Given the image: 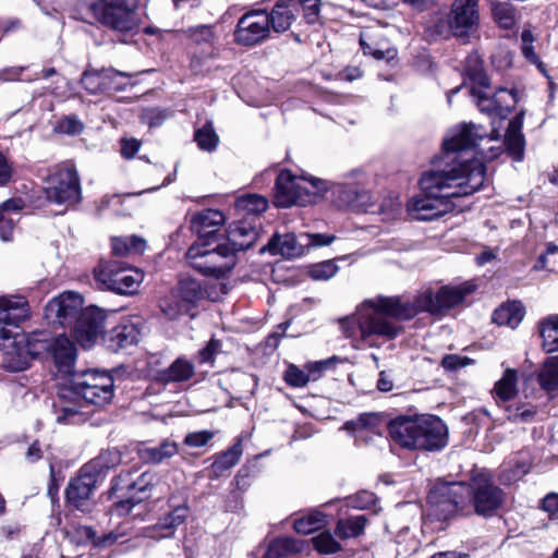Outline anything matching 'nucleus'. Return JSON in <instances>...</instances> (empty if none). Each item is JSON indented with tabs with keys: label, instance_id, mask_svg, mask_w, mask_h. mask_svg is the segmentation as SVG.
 I'll use <instances>...</instances> for the list:
<instances>
[{
	"label": "nucleus",
	"instance_id": "f257e3e1",
	"mask_svg": "<svg viewBox=\"0 0 558 558\" xmlns=\"http://www.w3.org/2000/svg\"><path fill=\"white\" fill-rule=\"evenodd\" d=\"M483 137L480 126L465 124L445 140L435 168L420 180L423 193L408 202L407 208L412 218L422 221L437 219L454 209L453 198L473 194L483 186L485 165L466 157L469 149Z\"/></svg>",
	"mask_w": 558,
	"mask_h": 558
},
{
	"label": "nucleus",
	"instance_id": "f03ea898",
	"mask_svg": "<svg viewBox=\"0 0 558 558\" xmlns=\"http://www.w3.org/2000/svg\"><path fill=\"white\" fill-rule=\"evenodd\" d=\"M475 290L468 281L460 286H446L436 293L430 289L421 291L413 300L399 296H376L362 302L355 312L339 320L342 333L350 339L361 338L369 341L374 337L395 339L401 331L397 320H409L421 312L433 315L461 304Z\"/></svg>",
	"mask_w": 558,
	"mask_h": 558
},
{
	"label": "nucleus",
	"instance_id": "7ed1b4c3",
	"mask_svg": "<svg viewBox=\"0 0 558 558\" xmlns=\"http://www.w3.org/2000/svg\"><path fill=\"white\" fill-rule=\"evenodd\" d=\"M29 315V305L24 296H0V359L9 371H23L33 359L50 353L51 339L46 333L26 335L19 330V325Z\"/></svg>",
	"mask_w": 558,
	"mask_h": 558
},
{
	"label": "nucleus",
	"instance_id": "20e7f679",
	"mask_svg": "<svg viewBox=\"0 0 558 558\" xmlns=\"http://www.w3.org/2000/svg\"><path fill=\"white\" fill-rule=\"evenodd\" d=\"M83 296L65 291L45 306V318L53 326H73V336L85 349L92 348L104 331L106 313L97 306L83 308Z\"/></svg>",
	"mask_w": 558,
	"mask_h": 558
},
{
	"label": "nucleus",
	"instance_id": "39448f33",
	"mask_svg": "<svg viewBox=\"0 0 558 558\" xmlns=\"http://www.w3.org/2000/svg\"><path fill=\"white\" fill-rule=\"evenodd\" d=\"M391 439L410 450L439 451L448 444V427L438 416H400L389 424Z\"/></svg>",
	"mask_w": 558,
	"mask_h": 558
},
{
	"label": "nucleus",
	"instance_id": "423d86ee",
	"mask_svg": "<svg viewBox=\"0 0 558 558\" xmlns=\"http://www.w3.org/2000/svg\"><path fill=\"white\" fill-rule=\"evenodd\" d=\"M328 189L327 181L281 171L276 180L274 204L282 208L313 205L325 196Z\"/></svg>",
	"mask_w": 558,
	"mask_h": 558
},
{
	"label": "nucleus",
	"instance_id": "0eeeda50",
	"mask_svg": "<svg viewBox=\"0 0 558 558\" xmlns=\"http://www.w3.org/2000/svg\"><path fill=\"white\" fill-rule=\"evenodd\" d=\"M464 71L471 82L470 93L476 99V105L481 111L504 112L510 110L517 102L513 89L499 88L490 97L488 77L477 53H472L466 58Z\"/></svg>",
	"mask_w": 558,
	"mask_h": 558
},
{
	"label": "nucleus",
	"instance_id": "6e6552de",
	"mask_svg": "<svg viewBox=\"0 0 558 558\" xmlns=\"http://www.w3.org/2000/svg\"><path fill=\"white\" fill-rule=\"evenodd\" d=\"M478 24L477 0H454L449 14L438 17L432 27V32L439 38L456 37L465 43L476 32Z\"/></svg>",
	"mask_w": 558,
	"mask_h": 558
},
{
	"label": "nucleus",
	"instance_id": "1a4fd4ad",
	"mask_svg": "<svg viewBox=\"0 0 558 558\" xmlns=\"http://www.w3.org/2000/svg\"><path fill=\"white\" fill-rule=\"evenodd\" d=\"M471 496V486L462 482L438 480L428 494V517L446 521L462 512Z\"/></svg>",
	"mask_w": 558,
	"mask_h": 558
},
{
	"label": "nucleus",
	"instance_id": "9d476101",
	"mask_svg": "<svg viewBox=\"0 0 558 558\" xmlns=\"http://www.w3.org/2000/svg\"><path fill=\"white\" fill-rule=\"evenodd\" d=\"M114 381L107 372L97 369L75 374L70 379V393L96 407L108 404L113 398Z\"/></svg>",
	"mask_w": 558,
	"mask_h": 558
},
{
	"label": "nucleus",
	"instance_id": "9b49d317",
	"mask_svg": "<svg viewBox=\"0 0 558 558\" xmlns=\"http://www.w3.org/2000/svg\"><path fill=\"white\" fill-rule=\"evenodd\" d=\"M89 9L96 20L120 33L133 31L138 23L136 0H97Z\"/></svg>",
	"mask_w": 558,
	"mask_h": 558
},
{
	"label": "nucleus",
	"instance_id": "f8f14e48",
	"mask_svg": "<svg viewBox=\"0 0 558 558\" xmlns=\"http://www.w3.org/2000/svg\"><path fill=\"white\" fill-rule=\"evenodd\" d=\"M46 197L56 204L74 205L81 199V183L71 163L57 166L44 182Z\"/></svg>",
	"mask_w": 558,
	"mask_h": 558
},
{
	"label": "nucleus",
	"instance_id": "ddd939ff",
	"mask_svg": "<svg viewBox=\"0 0 558 558\" xmlns=\"http://www.w3.org/2000/svg\"><path fill=\"white\" fill-rule=\"evenodd\" d=\"M190 265L206 276L222 277L235 265L234 257L225 245L208 248L207 244L195 243L186 252Z\"/></svg>",
	"mask_w": 558,
	"mask_h": 558
},
{
	"label": "nucleus",
	"instance_id": "4468645a",
	"mask_svg": "<svg viewBox=\"0 0 558 558\" xmlns=\"http://www.w3.org/2000/svg\"><path fill=\"white\" fill-rule=\"evenodd\" d=\"M365 175L357 170L348 173L343 182L329 183L333 202L341 207H350L357 210H367L372 205V195L365 189Z\"/></svg>",
	"mask_w": 558,
	"mask_h": 558
},
{
	"label": "nucleus",
	"instance_id": "2eb2a0df",
	"mask_svg": "<svg viewBox=\"0 0 558 558\" xmlns=\"http://www.w3.org/2000/svg\"><path fill=\"white\" fill-rule=\"evenodd\" d=\"M94 276L101 288L119 294H134L140 287L136 275L121 267L117 260L101 262L95 268Z\"/></svg>",
	"mask_w": 558,
	"mask_h": 558
},
{
	"label": "nucleus",
	"instance_id": "dca6fc26",
	"mask_svg": "<svg viewBox=\"0 0 558 558\" xmlns=\"http://www.w3.org/2000/svg\"><path fill=\"white\" fill-rule=\"evenodd\" d=\"M98 465V462L85 464L66 487V500L80 511L88 510V500L100 477Z\"/></svg>",
	"mask_w": 558,
	"mask_h": 558
},
{
	"label": "nucleus",
	"instance_id": "f3484780",
	"mask_svg": "<svg viewBox=\"0 0 558 558\" xmlns=\"http://www.w3.org/2000/svg\"><path fill=\"white\" fill-rule=\"evenodd\" d=\"M268 13L253 11L244 14L238 22L235 40L243 46H254L269 36Z\"/></svg>",
	"mask_w": 558,
	"mask_h": 558
},
{
	"label": "nucleus",
	"instance_id": "a211bd4d",
	"mask_svg": "<svg viewBox=\"0 0 558 558\" xmlns=\"http://www.w3.org/2000/svg\"><path fill=\"white\" fill-rule=\"evenodd\" d=\"M471 494L474 510L480 515H492L502 504L501 490L482 476L473 480Z\"/></svg>",
	"mask_w": 558,
	"mask_h": 558
},
{
	"label": "nucleus",
	"instance_id": "6ab92c4d",
	"mask_svg": "<svg viewBox=\"0 0 558 558\" xmlns=\"http://www.w3.org/2000/svg\"><path fill=\"white\" fill-rule=\"evenodd\" d=\"M360 45L365 54L377 60L390 61L397 56V50L390 46L384 27L378 24L368 25L361 31Z\"/></svg>",
	"mask_w": 558,
	"mask_h": 558
},
{
	"label": "nucleus",
	"instance_id": "aec40b11",
	"mask_svg": "<svg viewBox=\"0 0 558 558\" xmlns=\"http://www.w3.org/2000/svg\"><path fill=\"white\" fill-rule=\"evenodd\" d=\"M258 239L256 226L248 220H239L229 226L227 232V247L229 254L234 257L235 252L248 250Z\"/></svg>",
	"mask_w": 558,
	"mask_h": 558
},
{
	"label": "nucleus",
	"instance_id": "412c9836",
	"mask_svg": "<svg viewBox=\"0 0 558 558\" xmlns=\"http://www.w3.org/2000/svg\"><path fill=\"white\" fill-rule=\"evenodd\" d=\"M50 354L58 372L64 376L72 377L76 361V347L66 336H59L51 339Z\"/></svg>",
	"mask_w": 558,
	"mask_h": 558
},
{
	"label": "nucleus",
	"instance_id": "4be33fe9",
	"mask_svg": "<svg viewBox=\"0 0 558 558\" xmlns=\"http://www.w3.org/2000/svg\"><path fill=\"white\" fill-rule=\"evenodd\" d=\"M269 252L272 255H281L286 258L300 257L306 252V243L302 240V233L295 236L293 233L283 235L275 234L260 252Z\"/></svg>",
	"mask_w": 558,
	"mask_h": 558
},
{
	"label": "nucleus",
	"instance_id": "5701e85b",
	"mask_svg": "<svg viewBox=\"0 0 558 558\" xmlns=\"http://www.w3.org/2000/svg\"><path fill=\"white\" fill-rule=\"evenodd\" d=\"M187 514L189 507L186 505L178 506L161 518L157 524L150 527H145L142 536L155 539L171 537L173 536L175 529L186 520Z\"/></svg>",
	"mask_w": 558,
	"mask_h": 558
},
{
	"label": "nucleus",
	"instance_id": "b1692460",
	"mask_svg": "<svg viewBox=\"0 0 558 558\" xmlns=\"http://www.w3.org/2000/svg\"><path fill=\"white\" fill-rule=\"evenodd\" d=\"M225 222V216L217 209H203L195 214L191 220V228L199 238L213 235Z\"/></svg>",
	"mask_w": 558,
	"mask_h": 558
},
{
	"label": "nucleus",
	"instance_id": "393cba45",
	"mask_svg": "<svg viewBox=\"0 0 558 558\" xmlns=\"http://www.w3.org/2000/svg\"><path fill=\"white\" fill-rule=\"evenodd\" d=\"M523 112L518 113L510 122L505 134V145L509 155L517 161L522 160L524 153V136L522 134Z\"/></svg>",
	"mask_w": 558,
	"mask_h": 558
},
{
	"label": "nucleus",
	"instance_id": "a878e982",
	"mask_svg": "<svg viewBox=\"0 0 558 558\" xmlns=\"http://www.w3.org/2000/svg\"><path fill=\"white\" fill-rule=\"evenodd\" d=\"M242 453V440L238 439L228 450L215 456V460L210 465L209 478H218L225 472L232 469L240 461Z\"/></svg>",
	"mask_w": 558,
	"mask_h": 558
},
{
	"label": "nucleus",
	"instance_id": "bb28decb",
	"mask_svg": "<svg viewBox=\"0 0 558 558\" xmlns=\"http://www.w3.org/2000/svg\"><path fill=\"white\" fill-rule=\"evenodd\" d=\"M148 375L162 383L185 381L194 375V365L189 360L179 357L167 369L149 373Z\"/></svg>",
	"mask_w": 558,
	"mask_h": 558
},
{
	"label": "nucleus",
	"instance_id": "cd10ccee",
	"mask_svg": "<svg viewBox=\"0 0 558 558\" xmlns=\"http://www.w3.org/2000/svg\"><path fill=\"white\" fill-rule=\"evenodd\" d=\"M302 542L290 537H278L271 541L263 558H289L302 550Z\"/></svg>",
	"mask_w": 558,
	"mask_h": 558
},
{
	"label": "nucleus",
	"instance_id": "c85d7f7f",
	"mask_svg": "<svg viewBox=\"0 0 558 558\" xmlns=\"http://www.w3.org/2000/svg\"><path fill=\"white\" fill-rule=\"evenodd\" d=\"M539 335L545 352L553 353L558 351V315H550L541 322Z\"/></svg>",
	"mask_w": 558,
	"mask_h": 558
},
{
	"label": "nucleus",
	"instance_id": "c756f323",
	"mask_svg": "<svg viewBox=\"0 0 558 558\" xmlns=\"http://www.w3.org/2000/svg\"><path fill=\"white\" fill-rule=\"evenodd\" d=\"M523 307L519 302H512L501 305L493 314V320L502 326L515 328L523 318Z\"/></svg>",
	"mask_w": 558,
	"mask_h": 558
},
{
	"label": "nucleus",
	"instance_id": "7c9ffc66",
	"mask_svg": "<svg viewBox=\"0 0 558 558\" xmlns=\"http://www.w3.org/2000/svg\"><path fill=\"white\" fill-rule=\"evenodd\" d=\"M494 393L501 401H509L518 393V372L507 368L502 377L495 384Z\"/></svg>",
	"mask_w": 558,
	"mask_h": 558
},
{
	"label": "nucleus",
	"instance_id": "2f4dec72",
	"mask_svg": "<svg viewBox=\"0 0 558 558\" xmlns=\"http://www.w3.org/2000/svg\"><path fill=\"white\" fill-rule=\"evenodd\" d=\"M110 73L104 70L85 71L82 76V85L90 94L106 93V87H110Z\"/></svg>",
	"mask_w": 558,
	"mask_h": 558
},
{
	"label": "nucleus",
	"instance_id": "473e14b6",
	"mask_svg": "<svg viewBox=\"0 0 558 558\" xmlns=\"http://www.w3.org/2000/svg\"><path fill=\"white\" fill-rule=\"evenodd\" d=\"M366 521L365 515H356L345 520H339L335 533L342 539L357 537L363 533Z\"/></svg>",
	"mask_w": 558,
	"mask_h": 558
},
{
	"label": "nucleus",
	"instance_id": "72a5a7b5",
	"mask_svg": "<svg viewBox=\"0 0 558 558\" xmlns=\"http://www.w3.org/2000/svg\"><path fill=\"white\" fill-rule=\"evenodd\" d=\"M57 422L61 424H80L85 421V413L82 405L72 404L66 401H61L56 404Z\"/></svg>",
	"mask_w": 558,
	"mask_h": 558
},
{
	"label": "nucleus",
	"instance_id": "f704fd0d",
	"mask_svg": "<svg viewBox=\"0 0 558 558\" xmlns=\"http://www.w3.org/2000/svg\"><path fill=\"white\" fill-rule=\"evenodd\" d=\"M267 198L257 194H247L238 197L235 201V208L239 211H243L248 215H259L264 213L267 209Z\"/></svg>",
	"mask_w": 558,
	"mask_h": 558
},
{
	"label": "nucleus",
	"instance_id": "c9c22d12",
	"mask_svg": "<svg viewBox=\"0 0 558 558\" xmlns=\"http://www.w3.org/2000/svg\"><path fill=\"white\" fill-rule=\"evenodd\" d=\"M538 381L542 388L553 391L558 388V355L548 359L539 375Z\"/></svg>",
	"mask_w": 558,
	"mask_h": 558
},
{
	"label": "nucleus",
	"instance_id": "e433bc0d",
	"mask_svg": "<svg viewBox=\"0 0 558 558\" xmlns=\"http://www.w3.org/2000/svg\"><path fill=\"white\" fill-rule=\"evenodd\" d=\"M292 19L293 14L288 5L277 4L268 14L269 27L277 33L284 32L290 27Z\"/></svg>",
	"mask_w": 558,
	"mask_h": 558
},
{
	"label": "nucleus",
	"instance_id": "4c0bfd02",
	"mask_svg": "<svg viewBox=\"0 0 558 558\" xmlns=\"http://www.w3.org/2000/svg\"><path fill=\"white\" fill-rule=\"evenodd\" d=\"M137 194L113 195L108 199V206L120 216H129L137 209Z\"/></svg>",
	"mask_w": 558,
	"mask_h": 558
},
{
	"label": "nucleus",
	"instance_id": "58836bf2",
	"mask_svg": "<svg viewBox=\"0 0 558 558\" xmlns=\"http://www.w3.org/2000/svg\"><path fill=\"white\" fill-rule=\"evenodd\" d=\"M177 452V444L171 440H165L159 447L146 448L142 451V458L154 463H160L165 459L173 457Z\"/></svg>",
	"mask_w": 558,
	"mask_h": 558
},
{
	"label": "nucleus",
	"instance_id": "ea45409f",
	"mask_svg": "<svg viewBox=\"0 0 558 558\" xmlns=\"http://www.w3.org/2000/svg\"><path fill=\"white\" fill-rule=\"evenodd\" d=\"M326 523V515L319 511H313L307 515L295 520L294 530L300 534H310Z\"/></svg>",
	"mask_w": 558,
	"mask_h": 558
},
{
	"label": "nucleus",
	"instance_id": "a19ab883",
	"mask_svg": "<svg viewBox=\"0 0 558 558\" xmlns=\"http://www.w3.org/2000/svg\"><path fill=\"white\" fill-rule=\"evenodd\" d=\"M194 140L201 149L207 151L214 150L219 142V137L216 134L211 122H207L203 128L196 130Z\"/></svg>",
	"mask_w": 558,
	"mask_h": 558
},
{
	"label": "nucleus",
	"instance_id": "79ce46f5",
	"mask_svg": "<svg viewBox=\"0 0 558 558\" xmlns=\"http://www.w3.org/2000/svg\"><path fill=\"white\" fill-rule=\"evenodd\" d=\"M380 416L376 413H364L361 414L356 420L348 421L342 426V429L348 432H360L363 429L375 430L380 424Z\"/></svg>",
	"mask_w": 558,
	"mask_h": 558
},
{
	"label": "nucleus",
	"instance_id": "37998d69",
	"mask_svg": "<svg viewBox=\"0 0 558 558\" xmlns=\"http://www.w3.org/2000/svg\"><path fill=\"white\" fill-rule=\"evenodd\" d=\"M161 312L169 318L175 319L181 314L187 312L186 304L181 302L177 293L171 292L160 301Z\"/></svg>",
	"mask_w": 558,
	"mask_h": 558
},
{
	"label": "nucleus",
	"instance_id": "c03bdc74",
	"mask_svg": "<svg viewBox=\"0 0 558 558\" xmlns=\"http://www.w3.org/2000/svg\"><path fill=\"white\" fill-rule=\"evenodd\" d=\"M314 548L323 555L335 554L341 550V545L329 531H324L312 538Z\"/></svg>",
	"mask_w": 558,
	"mask_h": 558
},
{
	"label": "nucleus",
	"instance_id": "a18cd8bd",
	"mask_svg": "<svg viewBox=\"0 0 558 558\" xmlns=\"http://www.w3.org/2000/svg\"><path fill=\"white\" fill-rule=\"evenodd\" d=\"M521 40H522V53L523 56L533 64L537 66V69L545 73V65L539 60L538 56L536 54L533 43H534V36L530 29H524L521 34Z\"/></svg>",
	"mask_w": 558,
	"mask_h": 558
},
{
	"label": "nucleus",
	"instance_id": "49530a36",
	"mask_svg": "<svg viewBox=\"0 0 558 558\" xmlns=\"http://www.w3.org/2000/svg\"><path fill=\"white\" fill-rule=\"evenodd\" d=\"M338 269L335 262L325 260L312 265L308 269V275L314 280H328L337 274Z\"/></svg>",
	"mask_w": 558,
	"mask_h": 558
},
{
	"label": "nucleus",
	"instance_id": "de8ad7c7",
	"mask_svg": "<svg viewBox=\"0 0 558 558\" xmlns=\"http://www.w3.org/2000/svg\"><path fill=\"white\" fill-rule=\"evenodd\" d=\"M201 288L196 281H181L175 292L179 295L181 302L186 304V308L189 310L190 304L193 303L199 295Z\"/></svg>",
	"mask_w": 558,
	"mask_h": 558
},
{
	"label": "nucleus",
	"instance_id": "09e8293b",
	"mask_svg": "<svg viewBox=\"0 0 558 558\" xmlns=\"http://www.w3.org/2000/svg\"><path fill=\"white\" fill-rule=\"evenodd\" d=\"M284 380L291 387L302 388L306 386L307 383L310 381V376L306 374L305 371L291 364L284 372Z\"/></svg>",
	"mask_w": 558,
	"mask_h": 558
},
{
	"label": "nucleus",
	"instance_id": "8fccbe9b",
	"mask_svg": "<svg viewBox=\"0 0 558 558\" xmlns=\"http://www.w3.org/2000/svg\"><path fill=\"white\" fill-rule=\"evenodd\" d=\"M493 14L496 22L504 28H511L514 25V12L509 4H495Z\"/></svg>",
	"mask_w": 558,
	"mask_h": 558
},
{
	"label": "nucleus",
	"instance_id": "3c124183",
	"mask_svg": "<svg viewBox=\"0 0 558 558\" xmlns=\"http://www.w3.org/2000/svg\"><path fill=\"white\" fill-rule=\"evenodd\" d=\"M128 535V523L125 522L119 525L116 531H112L102 537H96L95 545L98 547H107L117 542L123 543Z\"/></svg>",
	"mask_w": 558,
	"mask_h": 558
},
{
	"label": "nucleus",
	"instance_id": "603ef678",
	"mask_svg": "<svg viewBox=\"0 0 558 558\" xmlns=\"http://www.w3.org/2000/svg\"><path fill=\"white\" fill-rule=\"evenodd\" d=\"M57 130L66 135H78L84 130L83 122L75 116H68L58 122Z\"/></svg>",
	"mask_w": 558,
	"mask_h": 558
},
{
	"label": "nucleus",
	"instance_id": "864d4df0",
	"mask_svg": "<svg viewBox=\"0 0 558 558\" xmlns=\"http://www.w3.org/2000/svg\"><path fill=\"white\" fill-rule=\"evenodd\" d=\"M185 35L196 44H209L214 39V31L208 25H198L184 31Z\"/></svg>",
	"mask_w": 558,
	"mask_h": 558
},
{
	"label": "nucleus",
	"instance_id": "5fc2aeb1",
	"mask_svg": "<svg viewBox=\"0 0 558 558\" xmlns=\"http://www.w3.org/2000/svg\"><path fill=\"white\" fill-rule=\"evenodd\" d=\"M376 502V496L368 490H362L348 498V506L355 509H367L374 506Z\"/></svg>",
	"mask_w": 558,
	"mask_h": 558
},
{
	"label": "nucleus",
	"instance_id": "6e6d98bb",
	"mask_svg": "<svg viewBox=\"0 0 558 558\" xmlns=\"http://www.w3.org/2000/svg\"><path fill=\"white\" fill-rule=\"evenodd\" d=\"M106 73H110V87H106V93L123 90L130 84V75L128 73L118 72L112 69H106Z\"/></svg>",
	"mask_w": 558,
	"mask_h": 558
},
{
	"label": "nucleus",
	"instance_id": "4d7b16f0",
	"mask_svg": "<svg viewBox=\"0 0 558 558\" xmlns=\"http://www.w3.org/2000/svg\"><path fill=\"white\" fill-rule=\"evenodd\" d=\"M336 236L327 233H302V240L306 243V250L330 245Z\"/></svg>",
	"mask_w": 558,
	"mask_h": 558
},
{
	"label": "nucleus",
	"instance_id": "13d9d810",
	"mask_svg": "<svg viewBox=\"0 0 558 558\" xmlns=\"http://www.w3.org/2000/svg\"><path fill=\"white\" fill-rule=\"evenodd\" d=\"M169 117V111L158 108L145 109L144 113L142 114V119L148 124L150 129L161 125Z\"/></svg>",
	"mask_w": 558,
	"mask_h": 558
},
{
	"label": "nucleus",
	"instance_id": "bf43d9fd",
	"mask_svg": "<svg viewBox=\"0 0 558 558\" xmlns=\"http://www.w3.org/2000/svg\"><path fill=\"white\" fill-rule=\"evenodd\" d=\"M214 437L213 432L199 430L189 433L184 438V444L192 448H201L205 446Z\"/></svg>",
	"mask_w": 558,
	"mask_h": 558
},
{
	"label": "nucleus",
	"instance_id": "052dcab7",
	"mask_svg": "<svg viewBox=\"0 0 558 558\" xmlns=\"http://www.w3.org/2000/svg\"><path fill=\"white\" fill-rule=\"evenodd\" d=\"M472 362L473 361L468 356L448 354L442 357L441 366L447 371H457L459 368L470 365Z\"/></svg>",
	"mask_w": 558,
	"mask_h": 558
},
{
	"label": "nucleus",
	"instance_id": "680f3d73",
	"mask_svg": "<svg viewBox=\"0 0 558 558\" xmlns=\"http://www.w3.org/2000/svg\"><path fill=\"white\" fill-rule=\"evenodd\" d=\"M304 16L308 23H314L319 13V0H300Z\"/></svg>",
	"mask_w": 558,
	"mask_h": 558
},
{
	"label": "nucleus",
	"instance_id": "e2e57ef3",
	"mask_svg": "<svg viewBox=\"0 0 558 558\" xmlns=\"http://www.w3.org/2000/svg\"><path fill=\"white\" fill-rule=\"evenodd\" d=\"M220 342L218 340L211 339L208 344L199 351L198 360L201 363H210L214 360V356L219 352Z\"/></svg>",
	"mask_w": 558,
	"mask_h": 558
},
{
	"label": "nucleus",
	"instance_id": "0e129e2a",
	"mask_svg": "<svg viewBox=\"0 0 558 558\" xmlns=\"http://www.w3.org/2000/svg\"><path fill=\"white\" fill-rule=\"evenodd\" d=\"M140 149V143L135 138H122L120 153L124 159H132Z\"/></svg>",
	"mask_w": 558,
	"mask_h": 558
},
{
	"label": "nucleus",
	"instance_id": "69168bd1",
	"mask_svg": "<svg viewBox=\"0 0 558 558\" xmlns=\"http://www.w3.org/2000/svg\"><path fill=\"white\" fill-rule=\"evenodd\" d=\"M24 207V202L21 198H10L0 205V219H4L5 215L11 213H19Z\"/></svg>",
	"mask_w": 558,
	"mask_h": 558
},
{
	"label": "nucleus",
	"instance_id": "338daca9",
	"mask_svg": "<svg viewBox=\"0 0 558 558\" xmlns=\"http://www.w3.org/2000/svg\"><path fill=\"white\" fill-rule=\"evenodd\" d=\"M543 509L554 519H558V494L550 493L543 499Z\"/></svg>",
	"mask_w": 558,
	"mask_h": 558
},
{
	"label": "nucleus",
	"instance_id": "774afa93",
	"mask_svg": "<svg viewBox=\"0 0 558 558\" xmlns=\"http://www.w3.org/2000/svg\"><path fill=\"white\" fill-rule=\"evenodd\" d=\"M327 361H318L306 365V374L310 376V380L316 381L320 378L323 371L327 367Z\"/></svg>",
	"mask_w": 558,
	"mask_h": 558
}]
</instances>
